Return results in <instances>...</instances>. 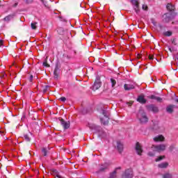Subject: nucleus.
Listing matches in <instances>:
<instances>
[{"label":"nucleus","mask_w":178,"mask_h":178,"mask_svg":"<svg viewBox=\"0 0 178 178\" xmlns=\"http://www.w3.org/2000/svg\"><path fill=\"white\" fill-rule=\"evenodd\" d=\"M15 16H16V14L15 13L10 14L3 18V21L6 22L7 23H9V22H10L12 19H13V17H15Z\"/></svg>","instance_id":"11"},{"label":"nucleus","mask_w":178,"mask_h":178,"mask_svg":"<svg viewBox=\"0 0 178 178\" xmlns=\"http://www.w3.org/2000/svg\"><path fill=\"white\" fill-rule=\"evenodd\" d=\"M60 123L61 126H63L64 130H67V129H69L70 127V122L69 121H65L63 118L60 119Z\"/></svg>","instance_id":"4"},{"label":"nucleus","mask_w":178,"mask_h":178,"mask_svg":"<svg viewBox=\"0 0 178 178\" xmlns=\"http://www.w3.org/2000/svg\"><path fill=\"white\" fill-rule=\"evenodd\" d=\"M110 81L112 87H115V86H116V80H115L113 78H111Z\"/></svg>","instance_id":"27"},{"label":"nucleus","mask_w":178,"mask_h":178,"mask_svg":"<svg viewBox=\"0 0 178 178\" xmlns=\"http://www.w3.org/2000/svg\"><path fill=\"white\" fill-rule=\"evenodd\" d=\"M59 72H60V65H59V63H56L54 71V78L55 80H58Z\"/></svg>","instance_id":"2"},{"label":"nucleus","mask_w":178,"mask_h":178,"mask_svg":"<svg viewBox=\"0 0 178 178\" xmlns=\"http://www.w3.org/2000/svg\"><path fill=\"white\" fill-rule=\"evenodd\" d=\"M173 149H175V145H171L170 147H169V151L170 152H172L173 151Z\"/></svg>","instance_id":"31"},{"label":"nucleus","mask_w":178,"mask_h":178,"mask_svg":"<svg viewBox=\"0 0 178 178\" xmlns=\"http://www.w3.org/2000/svg\"><path fill=\"white\" fill-rule=\"evenodd\" d=\"M154 141L155 143H159V142H163L165 141V137L162 135H159L153 138Z\"/></svg>","instance_id":"14"},{"label":"nucleus","mask_w":178,"mask_h":178,"mask_svg":"<svg viewBox=\"0 0 178 178\" xmlns=\"http://www.w3.org/2000/svg\"><path fill=\"white\" fill-rule=\"evenodd\" d=\"M124 88L126 91H130V90H134V85L131 83H125L124 85Z\"/></svg>","instance_id":"13"},{"label":"nucleus","mask_w":178,"mask_h":178,"mask_svg":"<svg viewBox=\"0 0 178 178\" xmlns=\"http://www.w3.org/2000/svg\"><path fill=\"white\" fill-rule=\"evenodd\" d=\"M3 45V40H0V47H2Z\"/></svg>","instance_id":"41"},{"label":"nucleus","mask_w":178,"mask_h":178,"mask_svg":"<svg viewBox=\"0 0 178 178\" xmlns=\"http://www.w3.org/2000/svg\"><path fill=\"white\" fill-rule=\"evenodd\" d=\"M37 22H33L31 24V27L32 29V30H37Z\"/></svg>","instance_id":"24"},{"label":"nucleus","mask_w":178,"mask_h":178,"mask_svg":"<svg viewBox=\"0 0 178 178\" xmlns=\"http://www.w3.org/2000/svg\"><path fill=\"white\" fill-rule=\"evenodd\" d=\"M175 102H178V99H175Z\"/></svg>","instance_id":"47"},{"label":"nucleus","mask_w":178,"mask_h":178,"mask_svg":"<svg viewBox=\"0 0 178 178\" xmlns=\"http://www.w3.org/2000/svg\"><path fill=\"white\" fill-rule=\"evenodd\" d=\"M172 34H173V33L170 31H165L163 33V35H165V37H170L172 35Z\"/></svg>","instance_id":"25"},{"label":"nucleus","mask_w":178,"mask_h":178,"mask_svg":"<svg viewBox=\"0 0 178 178\" xmlns=\"http://www.w3.org/2000/svg\"><path fill=\"white\" fill-rule=\"evenodd\" d=\"M140 118L139 119L140 123L144 124V123H147L148 117H147V114L144 111L140 112Z\"/></svg>","instance_id":"3"},{"label":"nucleus","mask_w":178,"mask_h":178,"mask_svg":"<svg viewBox=\"0 0 178 178\" xmlns=\"http://www.w3.org/2000/svg\"><path fill=\"white\" fill-rule=\"evenodd\" d=\"M118 173V172H116V170H114L113 172L110 173L109 177L108 178H116L117 175L116 174Z\"/></svg>","instance_id":"22"},{"label":"nucleus","mask_w":178,"mask_h":178,"mask_svg":"<svg viewBox=\"0 0 178 178\" xmlns=\"http://www.w3.org/2000/svg\"><path fill=\"white\" fill-rule=\"evenodd\" d=\"M60 101H62V102H65L66 101V97H61L60 98Z\"/></svg>","instance_id":"36"},{"label":"nucleus","mask_w":178,"mask_h":178,"mask_svg":"<svg viewBox=\"0 0 178 178\" xmlns=\"http://www.w3.org/2000/svg\"><path fill=\"white\" fill-rule=\"evenodd\" d=\"M169 166V163L165 162V163H161L159 164L158 167L160 168V169H165V168H168Z\"/></svg>","instance_id":"19"},{"label":"nucleus","mask_w":178,"mask_h":178,"mask_svg":"<svg viewBox=\"0 0 178 178\" xmlns=\"http://www.w3.org/2000/svg\"><path fill=\"white\" fill-rule=\"evenodd\" d=\"M169 51H170V52H172V49L170 48V49H169Z\"/></svg>","instance_id":"48"},{"label":"nucleus","mask_w":178,"mask_h":178,"mask_svg":"<svg viewBox=\"0 0 178 178\" xmlns=\"http://www.w3.org/2000/svg\"><path fill=\"white\" fill-rule=\"evenodd\" d=\"M117 149L120 154L123 152V143H120V141L117 142Z\"/></svg>","instance_id":"17"},{"label":"nucleus","mask_w":178,"mask_h":178,"mask_svg":"<svg viewBox=\"0 0 178 178\" xmlns=\"http://www.w3.org/2000/svg\"><path fill=\"white\" fill-rule=\"evenodd\" d=\"M43 66H44L45 67H51V65L48 64V60H47V59L44 60V62H43Z\"/></svg>","instance_id":"28"},{"label":"nucleus","mask_w":178,"mask_h":178,"mask_svg":"<svg viewBox=\"0 0 178 178\" xmlns=\"http://www.w3.org/2000/svg\"><path fill=\"white\" fill-rule=\"evenodd\" d=\"M24 138H25V140H26V141H30V138L29 137V136L24 135Z\"/></svg>","instance_id":"35"},{"label":"nucleus","mask_w":178,"mask_h":178,"mask_svg":"<svg viewBox=\"0 0 178 178\" xmlns=\"http://www.w3.org/2000/svg\"><path fill=\"white\" fill-rule=\"evenodd\" d=\"M29 81H33V75H31L29 77Z\"/></svg>","instance_id":"43"},{"label":"nucleus","mask_w":178,"mask_h":178,"mask_svg":"<svg viewBox=\"0 0 178 178\" xmlns=\"http://www.w3.org/2000/svg\"><path fill=\"white\" fill-rule=\"evenodd\" d=\"M44 6H45L46 8H49V6H48V4H47V3H44Z\"/></svg>","instance_id":"46"},{"label":"nucleus","mask_w":178,"mask_h":178,"mask_svg":"<svg viewBox=\"0 0 178 178\" xmlns=\"http://www.w3.org/2000/svg\"><path fill=\"white\" fill-rule=\"evenodd\" d=\"M175 108L176 106L175 104H170L166 107V112H168V113H173Z\"/></svg>","instance_id":"12"},{"label":"nucleus","mask_w":178,"mask_h":178,"mask_svg":"<svg viewBox=\"0 0 178 178\" xmlns=\"http://www.w3.org/2000/svg\"><path fill=\"white\" fill-rule=\"evenodd\" d=\"M42 1V2H43V3H44V0H41Z\"/></svg>","instance_id":"50"},{"label":"nucleus","mask_w":178,"mask_h":178,"mask_svg":"<svg viewBox=\"0 0 178 178\" xmlns=\"http://www.w3.org/2000/svg\"><path fill=\"white\" fill-rule=\"evenodd\" d=\"M156 151H157L158 152H161L162 151H165V149H166V145L165 144H161L159 145H156L154 147Z\"/></svg>","instance_id":"9"},{"label":"nucleus","mask_w":178,"mask_h":178,"mask_svg":"<svg viewBox=\"0 0 178 178\" xmlns=\"http://www.w3.org/2000/svg\"><path fill=\"white\" fill-rule=\"evenodd\" d=\"M156 100L158 102H162V98H161V97H156Z\"/></svg>","instance_id":"34"},{"label":"nucleus","mask_w":178,"mask_h":178,"mask_svg":"<svg viewBox=\"0 0 178 178\" xmlns=\"http://www.w3.org/2000/svg\"><path fill=\"white\" fill-rule=\"evenodd\" d=\"M148 111L153 112L154 113H158L159 109L154 104H150L147 106Z\"/></svg>","instance_id":"8"},{"label":"nucleus","mask_w":178,"mask_h":178,"mask_svg":"<svg viewBox=\"0 0 178 178\" xmlns=\"http://www.w3.org/2000/svg\"><path fill=\"white\" fill-rule=\"evenodd\" d=\"M148 155H149V156H155V154H154V153H152V152H149L148 153Z\"/></svg>","instance_id":"39"},{"label":"nucleus","mask_w":178,"mask_h":178,"mask_svg":"<svg viewBox=\"0 0 178 178\" xmlns=\"http://www.w3.org/2000/svg\"><path fill=\"white\" fill-rule=\"evenodd\" d=\"M57 33L60 35H63V34H65V29H63V28L62 27H58L57 29Z\"/></svg>","instance_id":"21"},{"label":"nucleus","mask_w":178,"mask_h":178,"mask_svg":"<svg viewBox=\"0 0 178 178\" xmlns=\"http://www.w3.org/2000/svg\"><path fill=\"white\" fill-rule=\"evenodd\" d=\"M109 165L108 163H104L101 165L99 170L97 171V173H101V172H105V170H108Z\"/></svg>","instance_id":"15"},{"label":"nucleus","mask_w":178,"mask_h":178,"mask_svg":"<svg viewBox=\"0 0 178 178\" xmlns=\"http://www.w3.org/2000/svg\"><path fill=\"white\" fill-rule=\"evenodd\" d=\"M172 24H175V22H172Z\"/></svg>","instance_id":"51"},{"label":"nucleus","mask_w":178,"mask_h":178,"mask_svg":"<svg viewBox=\"0 0 178 178\" xmlns=\"http://www.w3.org/2000/svg\"><path fill=\"white\" fill-rule=\"evenodd\" d=\"M42 1V2H43V3H44V0H41Z\"/></svg>","instance_id":"49"},{"label":"nucleus","mask_w":178,"mask_h":178,"mask_svg":"<svg viewBox=\"0 0 178 178\" xmlns=\"http://www.w3.org/2000/svg\"><path fill=\"white\" fill-rule=\"evenodd\" d=\"M166 8L170 12H173V10H175V6L170 3H168Z\"/></svg>","instance_id":"20"},{"label":"nucleus","mask_w":178,"mask_h":178,"mask_svg":"<svg viewBox=\"0 0 178 178\" xmlns=\"http://www.w3.org/2000/svg\"><path fill=\"white\" fill-rule=\"evenodd\" d=\"M138 102H140V104H146L147 99L144 98L143 96H139L137 99Z\"/></svg>","instance_id":"18"},{"label":"nucleus","mask_w":178,"mask_h":178,"mask_svg":"<svg viewBox=\"0 0 178 178\" xmlns=\"http://www.w3.org/2000/svg\"><path fill=\"white\" fill-rule=\"evenodd\" d=\"M33 2H34V0H25V3L27 5H30V4L33 3Z\"/></svg>","instance_id":"30"},{"label":"nucleus","mask_w":178,"mask_h":178,"mask_svg":"<svg viewBox=\"0 0 178 178\" xmlns=\"http://www.w3.org/2000/svg\"><path fill=\"white\" fill-rule=\"evenodd\" d=\"M42 154L43 156H47V155L48 154V151L47 150V149L45 147H43L42 149Z\"/></svg>","instance_id":"26"},{"label":"nucleus","mask_w":178,"mask_h":178,"mask_svg":"<svg viewBox=\"0 0 178 178\" xmlns=\"http://www.w3.org/2000/svg\"><path fill=\"white\" fill-rule=\"evenodd\" d=\"M163 178H173V175H172L169 172H167V173L163 175Z\"/></svg>","instance_id":"23"},{"label":"nucleus","mask_w":178,"mask_h":178,"mask_svg":"<svg viewBox=\"0 0 178 178\" xmlns=\"http://www.w3.org/2000/svg\"><path fill=\"white\" fill-rule=\"evenodd\" d=\"M122 178H133V171L131 169L125 170L122 175Z\"/></svg>","instance_id":"5"},{"label":"nucleus","mask_w":178,"mask_h":178,"mask_svg":"<svg viewBox=\"0 0 178 178\" xmlns=\"http://www.w3.org/2000/svg\"><path fill=\"white\" fill-rule=\"evenodd\" d=\"M137 58H138V59H140V58H141L140 54H138V55H137Z\"/></svg>","instance_id":"45"},{"label":"nucleus","mask_w":178,"mask_h":178,"mask_svg":"<svg viewBox=\"0 0 178 178\" xmlns=\"http://www.w3.org/2000/svg\"><path fill=\"white\" fill-rule=\"evenodd\" d=\"M48 88H49V86H46L44 88H43V92L45 93L48 91Z\"/></svg>","instance_id":"32"},{"label":"nucleus","mask_w":178,"mask_h":178,"mask_svg":"<svg viewBox=\"0 0 178 178\" xmlns=\"http://www.w3.org/2000/svg\"><path fill=\"white\" fill-rule=\"evenodd\" d=\"M150 99H156V96L154 95H152L150 97H149Z\"/></svg>","instance_id":"37"},{"label":"nucleus","mask_w":178,"mask_h":178,"mask_svg":"<svg viewBox=\"0 0 178 178\" xmlns=\"http://www.w3.org/2000/svg\"><path fill=\"white\" fill-rule=\"evenodd\" d=\"M133 101H131V102H127V105H129V106H131V105H133Z\"/></svg>","instance_id":"40"},{"label":"nucleus","mask_w":178,"mask_h":178,"mask_svg":"<svg viewBox=\"0 0 178 178\" xmlns=\"http://www.w3.org/2000/svg\"><path fill=\"white\" fill-rule=\"evenodd\" d=\"M120 169H122V167L116 168L114 170L117 172V170H120Z\"/></svg>","instance_id":"44"},{"label":"nucleus","mask_w":178,"mask_h":178,"mask_svg":"<svg viewBox=\"0 0 178 178\" xmlns=\"http://www.w3.org/2000/svg\"><path fill=\"white\" fill-rule=\"evenodd\" d=\"M100 122L104 126L109 123V115L106 110H102L100 114Z\"/></svg>","instance_id":"1"},{"label":"nucleus","mask_w":178,"mask_h":178,"mask_svg":"<svg viewBox=\"0 0 178 178\" xmlns=\"http://www.w3.org/2000/svg\"><path fill=\"white\" fill-rule=\"evenodd\" d=\"M149 59L150 60H152V59H154V56L149 55Z\"/></svg>","instance_id":"42"},{"label":"nucleus","mask_w":178,"mask_h":178,"mask_svg":"<svg viewBox=\"0 0 178 178\" xmlns=\"http://www.w3.org/2000/svg\"><path fill=\"white\" fill-rule=\"evenodd\" d=\"M133 5H134V8L136 13H138L140 12V3H138V1L134 0L132 1Z\"/></svg>","instance_id":"10"},{"label":"nucleus","mask_w":178,"mask_h":178,"mask_svg":"<svg viewBox=\"0 0 178 178\" xmlns=\"http://www.w3.org/2000/svg\"><path fill=\"white\" fill-rule=\"evenodd\" d=\"M142 8L143 10H148V6L147 5H143Z\"/></svg>","instance_id":"33"},{"label":"nucleus","mask_w":178,"mask_h":178,"mask_svg":"<svg viewBox=\"0 0 178 178\" xmlns=\"http://www.w3.org/2000/svg\"><path fill=\"white\" fill-rule=\"evenodd\" d=\"M172 42L173 45H177V42H176V39H173L172 40Z\"/></svg>","instance_id":"38"},{"label":"nucleus","mask_w":178,"mask_h":178,"mask_svg":"<svg viewBox=\"0 0 178 178\" xmlns=\"http://www.w3.org/2000/svg\"><path fill=\"white\" fill-rule=\"evenodd\" d=\"M172 19L173 16L172 14L166 13L164 14L163 22H164V23H169V22H170V20Z\"/></svg>","instance_id":"6"},{"label":"nucleus","mask_w":178,"mask_h":178,"mask_svg":"<svg viewBox=\"0 0 178 178\" xmlns=\"http://www.w3.org/2000/svg\"><path fill=\"white\" fill-rule=\"evenodd\" d=\"M135 149H136V151L138 155L141 156L143 154V147L141 146V144H140L138 142H137L136 144Z\"/></svg>","instance_id":"7"},{"label":"nucleus","mask_w":178,"mask_h":178,"mask_svg":"<svg viewBox=\"0 0 178 178\" xmlns=\"http://www.w3.org/2000/svg\"><path fill=\"white\" fill-rule=\"evenodd\" d=\"M165 156H159L157 159H156V162H159V161H162V159H164Z\"/></svg>","instance_id":"29"},{"label":"nucleus","mask_w":178,"mask_h":178,"mask_svg":"<svg viewBox=\"0 0 178 178\" xmlns=\"http://www.w3.org/2000/svg\"><path fill=\"white\" fill-rule=\"evenodd\" d=\"M101 88V82L100 81H95L92 86V90L97 91V90H99Z\"/></svg>","instance_id":"16"}]
</instances>
